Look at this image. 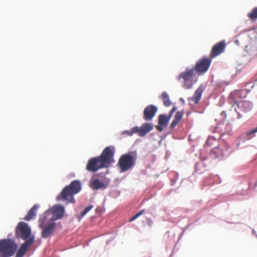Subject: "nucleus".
<instances>
[{"instance_id": "f257e3e1", "label": "nucleus", "mask_w": 257, "mask_h": 257, "mask_svg": "<svg viewBox=\"0 0 257 257\" xmlns=\"http://www.w3.org/2000/svg\"><path fill=\"white\" fill-rule=\"evenodd\" d=\"M115 148L110 146L105 148L101 154L90 159L86 165V169L88 171L95 172L103 168H107L114 162L113 156Z\"/></svg>"}, {"instance_id": "f03ea898", "label": "nucleus", "mask_w": 257, "mask_h": 257, "mask_svg": "<svg viewBox=\"0 0 257 257\" xmlns=\"http://www.w3.org/2000/svg\"><path fill=\"white\" fill-rule=\"evenodd\" d=\"M246 91L245 90H236L231 93L230 99L234 100V106L237 105L238 109L235 108L238 114V118L241 117L240 112H247L250 111L253 105L250 101L242 100V98L245 97Z\"/></svg>"}, {"instance_id": "7ed1b4c3", "label": "nucleus", "mask_w": 257, "mask_h": 257, "mask_svg": "<svg viewBox=\"0 0 257 257\" xmlns=\"http://www.w3.org/2000/svg\"><path fill=\"white\" fill-rule=\"evenodd\" d=\"M81 183L79 180L72 181L69 185L65 186L61 193L57 196V200H66L68 203L75 202L74 195L81 190Z\"/></svg>"}, {"instance_id": "20e7f679", "label": "nucleus", "mask_w": 257, "mask_h": 257, "mask_svg": "<svg viewBox=\"0 0 257 257\" xmlns=\"http://www.w3.org/2000/svg\"><path fill=\"white\" fill-rule=\"evenodd\" d=\"M197 73L195 70L187 68L186 70L182 72L177 77L178 80L183 79V87L186 89H189L192 87L193 85L197 81Z\"/></svg>"}, {"instance_id": "39448f33", "label": "nucleus", "mask_w": 257, "mask_h": 257, "mask_svg": "<svg viewBox=\"0 0 257 257\" xmlns=\"http://www.w3.org/2000/svg\"><path fill=\"white\" fill-rule=\"evenodd\" d=\"M18 248L17 243L11 239L0 240V257H11Z\"/></svg>"}, {"instance_id": "423d86ee", "label": "nucleus", "mask_w": 257, "mask_h": 257, "mask_svg": "<svg viewBox=\"0 0 257 257\" xmlns=\"http://www.w3.org/2000/svg\"><path fill=\"white\" fill-rule=\"evenodd\" d=\"M136 160V155H133L132 152L122 155L117 163L120 172H125L132 169L135 165Z\"/></svg>"}, {"instance_id": "0eeeda50", "label": "nucleus", "mask_w": 257, "mask_h": 257, "mask_svg": "<svg viewBox=\"0 0 257 257\" xmlns=\"http://www.w3.org/2000/svg\"><path fill=\"white\" fill-rule=\"evenodd\" d=\"M16 234L17 237L21 238L25 241L28 240L31 237V229L28 226V224L24 222H20L16 228Z\"/></svg>"}, {"instance_id": "6e6552de", "label": "nucleus", "mask_w": 257, "mask_h": 257, "mask_svg": "<svg viewBox=\"0 0 257 257\" xmlns=\"http://www.w3.org/2000/svg\"><path fill=\"white\" fill-rule=\"evenodd\" d=\"M212 59L209 57H203L199 59L196 63L193 69L197 73V75H201L206 72L211 65Z\"/></svg>"}, {"instance_id": "1a4fd4ad", "label": "nucleus", "mask_w": 257, "mask_h": 257, "mask_svg": "<svg viewBox=\"0 0 257 257\" xmlns=\"http://www.w3.org/2000/svg\"><path fill=\"white\" fill-rule=\"evenodd\" d=\"M39 227L42 230V237L47 238L52 234L56 227V224L54 222H50L48 224L40 223Z\"/></svg>"}, {"instance_id": "9d476101", "label": "nucleus", "mask_w": 257, "mask_h": 257, "mask_svg": "<svg viewBox=\"0 0 257 257\" xmlns=\"http://www.w3.org/2000/svg\"><path fill=\"white\" fill-rule=\"evenodd\" d=\"M154 125L151 123H145L141 127L135 126L134 132H137V134L140 137H144L147 133L153 130Z\"/></svg>"}, {"instance_id": "9b49d317", "label": "nucleus", "mask_w": 257, "mask_h": 257, "mask_svg": "<svg viewBox=\"0 0 257 257\" xmlns=\"http://www.w3.org/2000/svg\"><path fill=\"white\" fill-rule=\"evenodd\" d=\"M226 47L224 41H220L215 44L212 48L210 57L212 59L224 52Z\"/></svg>"}, {"instance_id": "f8f14e48", "label": "nucleus", "mask_w": 257, "mask_h": 257, "mask_svg": "<svg viewBox=\"0 0 257 257\" xmlns=\"http://www.w3.org/2000/svg\"><path fill=\"white\" fill-rule=\"evenodd\" d=\"M158 108L153 105H148L144 109L143 118L146 120H151L155 116Z\"/></svg>"}, {"instance_id": "ddd939ff", "label": "nucleus", "mask_w": 257, "mask_h": 257, "mask_svg": "<svg viewBox=\"0 0 257 257\" xmlns=\"http://www.w3.org/2000/svg\"><path fill=\"white\" fill-rule=\"evenodd\" d=\"M34 241V238L33 237H31L28 240H26L24 243H23L19 248L15 257H23L29 247L33 243Z\"/></svg>"}, {"instance_id": "4468645a", "label": "nucleus", "mask_w": 257, "mask_h": 257, "mask_svg": "<svg viewBox=\"0 0 257 257\" xmlns=\"http://www.w3.org/2000/svg\"><path fill=\"white\" fill-rule=\"evenodd\" d=\"M53 218V220H57L62 218L64 213V207L59 205H57L49 209Z\"/></svg>"}, {"instance_id": "2eb2a0df", "label": "nucleus", "mask_w": 257, "mask_h": 257, "mask_svg": "<svg viewBox=\"0 0 257 257\" xmlns=\"http://www.w3.org/2000/svg\"><path fill=\"white\" fill-rule=\"evenodd\" d=\"M170 118L166 114H160L158 117V125L156 126V129L161 132L166 127Z\"/></svg>"}, {"instance_id": "dca6fc26", "label": "nucleus", "mask_w": 257, "mask_h": 257, "mask_svg": "<svg viewBox=\"0 0 257 257\" xmlns=\"http://www.w3.org/2000/svg\"><path fill=\"white\" fill-rule=\"evenodd\" d=\"M55 220H53V218L52 217V215L51 213V211L48 209L44 213L43 216L41 217L39 219L40 223H43L44 224H48L50 222H53V221Z\"/></svg>"}, {"instance_id": "f3484780", "label": "nucleus", "mask_w": 257, "mask_h": 257, "mask_svg": "<svg viewBox=\"0 0 257 257\" xmlns=\"http://www.w3.org/2000/svg\"><path fill=\"white\" fill-rule=\"evenodd\" d=\"M203 91V88L202 85H200L198 88L196 90L193 96L191 97V100L194 102V104H197L202 96Z\"/></svg>"}, {"instance_id": "a211bd4d", "label": "nucleus", "mask_w": 257, "mask_h": 257, "mask_svg": "<svg viewBox=\"0 0 257 257\" xmlns=\"http://www.w3.org/2000/svg\"><path fill=\"white\" fill-rule=\"evenodd\" d=\"M89 186L91 189L95 190L100 189H105L106 187V185L98 179H94L92 181Z\"/></svg>"}, {"instance_id": "6ab92c4d", "label": "nucleus", "mask_w": 257, "mask_h": 257, "mask_svg": "<svg viewBox=\"0 0 257 257\" xmlns=\"http://www.w3.org/2000/svg\"><path fill=\"white\" fill-rule=\"evenodd\" d=\"M39 207L38 205H34L33 207L28 211L27 215L25 217L24 219L29 221L34 218L36 215L37 210Z\"/></svg>"}, {"instance_id": "aec40b11", "label": "nucleus", "mask_w": 257, "mask_h": 257, "mask_svg": "<svg viewBox=\"0 0 257 257\" xmlns=\"http://www.w3.org/2000/svg\"><path fill=\"white\" fill-rule=\"evenodd\" d=\"M183 112L182 111H177L175 115L174 119L170 124V127L173 128L175 127L180 122L182 118Z\"/></svg>"}, {"instance_id": "412c9836", "label": "nucleus", "mask_w": 257, "mask_h": 257, "mask_svg": "<svg viewBox=\"0 0 257 257\" xmlns=\"http://www.w3.org/2000/svg\"><path fill=\"white\" fill-rule=\"evenodd\" d=\"M211 154L215 158H220L224 156V152L219 147H216L211 150Z\"/></svg>"}, {"instance_id": "4be33fe9", "label": "nucleus", "mask_w": 257, "mask_h": 257, "mask_svg": "<svg viewBox=\"0 0 257 257\" xmlns=\"http://www.w3.org/2000/svg\"><path fill=\"white\" fill-rule=\"evenodd\" d=\"M161 97L164 105L169 106L171 105V102L170 100L169 96L166 92H163Z\"/></svg>"}, {"instance_id": "5701e85b", "label": "nucleus", "mask_w": 257, "mask_h": 257, "mask_svg": "<svg viewBox=\"0 0 257 257\" xmlns=\"http://www.w3.org/2000/svg\"><path fill=\"white\" fill-rule=\"evenodd\" d=\"M247 16L250 20H255L257 19V7L253 8L250 13H248Z\"/></svg>"}, {"instance_id": "b1692460", "label": "nucleus", "mask_w": 257, "mask_h": 257, "mask_svg": "<svg viewBox=\"0 0 257 257\" xmlns=\"http://www.w3.org/2000/svg\"><path fill=\"white\" fill-rule=\"evenodd\" d=\"M225 130L223 132L222 135H230L231 131V127L230 124L226 123L225 125Z\"/></svg>"}, {"instance_id": "393cba45", "label": "nucleus", "mask_w": 257, "mask_h": 257, "mask_svg": "<svg viewBox=\"0 0 257 257\" xmlns=\"http://www.w3.org/2000/svg\"><path fill=\"white\" fill-rule=\"evenodd\" d=\"M93 205H90L87 207H86L83 211H82L81 213H80V215H81V218L83 217L89 211H90L92 208H93Z\"/></svg>"}, {"instance_id": "a878e982", "label": "nucleus", "mask_w": 257, "mask_h": 257, "mask_svg": "<svg viewBox=\"0 0 257 257\" xmlns=\"http://www.w3.org/2000/svg\"><path fill=\"white\" fill-rule=\"evenodd\" d=\"M145 211V209H143L141 211H140V212H139L138 213H137L135 215H134V216H133L132 217H131L130 219V222H132L134 220H135L136 219H137L138 217H139V216H140L141 215H142L144 212Z\"/></svg>"}, {"instance_id": "bb28decb", "label": "nucleus", "mask_w": 257, "mask_h": 257, "mask_svg": "<svg viewBox=\"0 0 257 257\" xmlns=\"http://www.w3.org/2000/svg\"><path fill=\"white\" fill-rule=\"evenodd\" d=\"M135 127H133L130 131H126L123 132V134H126L128 136H132L134 134H137V132H134Z\"/></svg>"}, {"instance_id": "cd10ccee", "label": "nucleus", "mask_w": 257, "mask_h": 257, "mask_svg": "<svg viewBox=\"0 0 257 257\" xmlns=\"http://www.w3.org/2000/svg\"><path fill=\"white\" fill-rule=\"evenodd\" d=\"M176 108L175 107H174L172 109V110L170 111L169 114V115H168V116L170 118H171V117H172V115H173V113L176 111Z\"/></svg>"}, {"instance_id": "c85d7f7f", "label": "nucleus", "mask_w": 257, "mask_h": 257, "mask_svg": "<svg viewBox=\"0 0 257 257\" xmlns=\"http://www.w3.org/2000/svg\"><path fill=\"white\" fill-rule=\"evenodd\" d=\"M257 132V127H255V128H253L252 129V130H251L250 132H248L246 133V135L247 136H249V135L250 134H254V133H255Z\"/></svg>"}, {"instance_id": "c756f323", "label": "nucleus", "mask_w": 257, "mask_h": 257, "mask_svg": "<svg viewBox=\"0 0 257 257\" xmlns=\"http://www.w3.org/2000/svg\"><path fill=\"white\" fill-rule=\"evenodd\" d=\"M147 223L150 226H151L153 224V221L150 218H148Z\"/></svg>"}, {"instance_id": "7c9ffc66", "label": "nucleus", "mask_w": 257, "mask_h": 257, "mask_svg": "<svg viewBox=\"0 0 257 257\" xmlns=\"http://www.w3.org/2000/svg\"><path fill=\"white\" fill-rule=\"evenodd\" d=\"M221 115L222 116L223 118H226V114L225 111H222L221 113Z\"/></svg>"}, {"instance_id": "2f4dec72", "label": "nucleus", "mask_w": 257, "mask_h": 257, "mask_svg": "<svg viewBox=\"0 0 257 257\" xmlns=\"http://www.w3.org/2000/svg\"><path fill=\"white\" fill-rule=\"evenodd\" d=\"M225 148H226V150H228L229 149V145L228 144H227L226 143H225Z\"/></svg>"}, {"instance_id": "473e14b6", "label": "nucleus", "mask_w": 257, "mask_h": 257, "mask_svg": "<svg viewBox=\"0 0 257 257\" xmlns=\"http://www.w3.org/2000/svg\"><path fill=\"white\" fill-rule=\"evenodd\" d=\"M210 139H208L207 140L206 144L209 143V142L210 141Z\"/></svg>"}]
</instances>
